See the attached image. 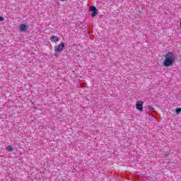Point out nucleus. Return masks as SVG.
I'll return each instance as SVG.
<instances>
[{"mask_svg":"<svg viewBox=\"0 0 181 181\" xmlns=\"http://www.w3.org/2000/svg\"><path fill=\"white\" fill-rule=\"evenodd\" d=\"M176 62V55L173 52H168L165 56L163 66L165 67H172Z\"/></svg>","mask_w":181,"mask_h":181,"instance_id":"obj_1","label":"nucleus"},{"mask_svg":"<svg viewBox=\"0 0 181 181\" xmlns=\"http://www.w3.org/2000/svg\"><path fill=\"white\" fill-rule=\"evenodd\" d=\"M4 21V17H2V16H0V22H2V21Z\"/></svg>","mask_w":181,"mask_h":181,"instance_id":"obj_10","label":"nucleus"},{"mask_svg":"<svg viewBox=\"0 0 181 181\" xmlns=\"http://www.w3.org/2000/svg\"><path fill=\"white\" fill-rule=\"evenodd\" d=\"M176 114H180L181 112V107L177 108L175 110Z\"/></svg>","mask_w":181,"mask_h":181,"instance_id":"obj_8","label":"nucleus"},{"mask_svg":"<svg viewBox=\"0 0 181 181\" xmlns=\"http://www.w3.org/2000/svg\"><path fill=\"white\" fill-rule=\"evenodd\" d=\"M7 150L8 151V152H12L13 151V148L12 147V146H8L7 147Z\"/></svg>","mask_w":181,"mask_h":181,"instance_id":"obj_7","label":"nucleus"},{"mask_svg":"<svg viewBox=\"0 0 181 181\" xmlns=\"http://www.w3.org/2000/svg\"><path fill=\"white\" fill-rule=\"evenodd\" d=\"M60 1H67V0H60Z\"/></svg>","mask_w":181,"mask_h":181,"instance_id":"obj_11","label":"nucleus"},{"mask_svg":"<svg viewBox=\"0 0 181 181\" xmlns=\"http://www.w3.org/2000/svg\"><path fill=\"white\" fill-rule=\"evenodd\" d=\"M89 11L90 12H93L91 14L92 18H94V16H97V14L98 13V10H97V8H95V6H90Z\"/></svg>","mask_w":181,"mask_h":181,"instance_id":"obj_3","label":"nucleus"},{"mask_svg":"<svg viewBox=\"0 0 181 181\" xmlns=\"http://www.w3.org/2000/svg\"><path fill=\"white\" fill-rule=\"evenodd\" d=\"M136 107L137 110L142 111L144 110V101L139 100L136 102Z\"/></svg>","mask_w":181,"mask_h":181,"instance_id":"obj_4","label":"nucleus"},{"mask_svg":"<svg viewBox=\"0 0 181 181\" xmlns=\"http://www.w3.org/2000/svg\"><path fill=\"white\" fill-rule=\"evenodd\" d=\"M50 40L56 43V42H59V37L57 36H51L50 37Z\"/></svg>","mask_w":181,"mask_h":181,"instance_id":"obj_6","label":"nucleus"},{"mask_svg":"<svg viewBox=\"0 0 181 181\" xmlns=\"http://www.w3.org/2000/svg\"><path fill=\"white\" fill-rule=\"evenodd\" d=\"M28 25H25V24H21L20 26V30L21 32H25V30H28Z\"/></svg>","mask_w":181,"mask_h":181,"instance_id":"obj_5","label":"nucleus"},{"mask_svg":"<svg viewBox=\"0 0 181 181\" xmlns=\"http://www.w3.org/2000/svg\"><path fill=\"white\" fill-rule=\"evenodd\" d=\"M180 25H181V21H180Z\"/></svg>","mask_w":181,"mask_h":181,"instance_id":"obj_12","label":"nucleus"},{"mask_svg":"<svg viewBox=\"0 0 181 181\" xmlns=\"http://www.w3.org/2000/svg\"><path fill=\"white\" fill-rule=\"evenodd\" d=\"M54 50L55 53H62L64 50V42H62L59 45H55L54 47Z\"/></svg>","mask_w":181,"mask_h":181,"instance_id":"obj_2","label":"nucleus"},{"mask_svg":"<svg viewBox=\"0 0 181 181\" xmlns=\"http://www.w3.org/2000/svg\"><path fill=\"white\" fill-rule=\"evenodd\" d=\"M148 110H150L151 111H153V110H155V108H153V107H152L151 105H149L148 107Z\"/></svg>","mask_w":181,"mask_h":181,"instance_id":"obj_9","label":"nucleus"}]
</instances>
